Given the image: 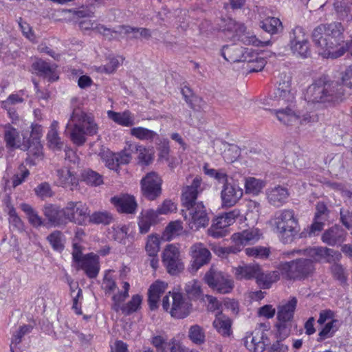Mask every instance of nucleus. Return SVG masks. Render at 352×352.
Segmentation results:
<instances>
[{
  "mask_svg": "<svg viewBox=\"0 0 352 352\" xmlns=\"http://www.w3.org/2000/svg\"><path fill=\"white\" fill-rule=\"evenodd\" d=\"M160 244V238L157 235L151 234L148 236L145 249L149 256H157Z\"/></svg>",
  "mask_w": 352,
  "mask_h": 352,
  "instance_id": "obj_52",
  "label": "nucleus"
},
{
  "mask_svg": "<svg viewBox=\"0 0 352 352\" xmlns=\"http://www.w3.org/2000/svg\"><path fill=\"white\" fill-rule=\"evenodd\" d=\"M114 36H110V38L117 39L122 34H129L130 33H133V37L135 38H138L142 37L144 39H149L151 36V32L150 30L146 28H132L130 26H119L117 30H114Z\"/></svg>",
  "mask_w": 352,
  "mask_h": 352,
  "instance_id": "obj_30",
  "label": "nucleus"
},
{
  "mask_svg": "<svg viewBox=\"0 0 352 352\" xmlns=\"http://www.w3.org/2000/svg\"><path fill=\"white\" fill-rule=\"evenodd\" d=\"M297 305V299L292 298L289 301L278 306L276 327L282 338H287L290 333L292 321Z\"/></svg>",
  "mask_w": 352,
  "mask_h": 352,
  "instance_id": "obj_9",
  "label": "nucleus"
},
{
  "mask_svg": "<svg viewBox=\"0 0 352 352\" xmlns=\"http://www.w3.org/2000/svg\"><path fill=\"white\" fill-rule=\"evenodd\" d=\"M64 210L67 223L73 222L82 225L89 215L87 206L81 201H69L64 207Z\"/></svg>",
  "mask_w": 352,
  "mask_h": 352,
  "instance_id": "obj_19",
  "label": "nucleus"
},
{
  "mask_svg": "<svg viewBox=\"0 0 352 352\" xmlns=\"http://www.w3.org/2000/svg\"><path fill=\"white\" fill-rule=\"evenodd\" d=\"M274 95L279 104L292 106L295 99V93L292 89V76L289 73L280 74L278 87Z\"/></svg>",
  "mask_w": 352,
  "mask_h": 352,
  "instance_id": "obj_15",
  "label": "nucleus"
},
{
  "mask_svg": "<svg viewBox=\"0 0 352 352\" xmlns=\"http://www.w3.org/2000/svg\"><path fill=\"white\" fill-rule=\"evenodd\" d=\"M167 286V283L161 280H157L150 286L148 301L151 309L157 308L160 298L166 291Z\"/></svg>",
  "mask_w": 352,
  "mask_h": 352,
  "instance_id": "obj_28",
  "label": "nucleus"
},
{
  "mask_svg": "<svg viewBox=\"0 0 352 352\" xmlns=\"http://www.w3.org/2000/svg\"><path fill=\"white\" fill-rule=\"evenodd\" d=\"M21 149L28 151L27 164L36 165L43 159V146L38 141L32 142L28 146L23 145Z\"/></svg>",
  "mask_w": 352,
  "mask_h": 352,
  "instance_id": "obj_29",
  "label": "nucleus"
},
{
  "mask_svg": "<svg viewBox=\"0 0 352 352\" xmlns=\"http://www.w3.org/2000/svg\"><path fill=\"white\" fill-rule=\"evenodd\" d=\"M260 237V234L257 230H246L241 232L234 233L232 236V239L235 243V246H244L250 243L256 242Z\"/></svg>",
  "mask_w": 352,
  "mask_h": 352,
  "instance_id": "obj_27",
  "label": "nucleus"
},
{
  "mask_svg": "<svg viewBox=\"0 0 352 352\" xmlns=\"http://www.w3.org/2000/svg\"><path fill=\"white\" fill-rule=\"evenodd\" d=\"M101 159L105 162V165L111 170H118V164L114 153L109 151H103L100 153Z\"/></svg>",
  "mask_w": 352,
  "mask_h": 352,
  "instance_id": "obj_57",
  "label": "nucleus"
},
{
  "mask_svg": "<svg viewBox=\"0 0 352 352\" xmlns=\"http://www.w3.org/2000/svg\"><path fill=\"white\" fill-rule=\"evenodd\" d=\"M81 177L83 182L91 186H98L103 184L102 176L91 169L84 170L81 173Z\"/></svg>",
  "mask_w": 352,
  "mask_h": 352,
  "instance_id": "obj_46",
  "label": "nucleus"
},
{
  "mask_svg": "<svg viewBox=\"0 0 352 352\" xmlns=\"http://www.w3.org/2000/svg\"><path fill=\"white\" fill-rule=\"evenodd\" d=\"M265 186V182L260 179L248 177L245 179L244 187L246 194L258 195Z\"/></svg>",
  "mask_w": 352,
  "mask_h": 352,
  "instance_id": "obj_43",
  "label": "nucleus"
},
{
  "mask_svg": "<svg viewBox=\"0 0 352 352\" xmlns=\"http://www.w3.org/2000/svg\"><path fill=\"white\" fill-rule=\"evenodd\" d=\"M107 115L109 118L122 126L129 127L135 124L134 116L129 111L122 112L108 111Z\"/></svg>",
  "mask_w": 352,
  "mask_h": 352,
  "instance_id": "obj_36",
  "label": "nucleus"
},
{
  "mask_svg": "<svg viewBox=\"0 0 352 352\" xmlns=\"http://www.w3.org/2000/svg\"><path fill=\"white\" fill-rule=\"evenodd\" d=\"M204 280L211 289L220 294H229L234 288L233 280L214 265L206 272Z\"/></svg>",
  "mask_w": 352,
  "mask_h": 352,
  "instance_id": "obj_12",
  "label": "nucleus"
},
{
  "mask_svg": "<svg viewBox=\"0 0 352 352\" xmlns=\"http://www.w3.org/2000/svg\"><path fill=\"white\" fill-rule=\"evenodd\" d=\"M241 56L242 57H241V60L240 62H245L247 63L246 66H248L249 64L256 60L260 57L253 50L248 48H242Z\"/></svg>",
  "mask_w": 352,
  "mask_h": 352,
  "instance_id": "obj_64",
  "label": "nucleus"
},
{
  "mask_svg": "<svg viewBox=\"0 0 352 352\" xmlns=\"http://www.w3.org/2000/svg\"><path fill=\"white\" fill-rule=\"evenodd\" d=\"M20 207L26 214L28 221L32 226L38 228L43 224L42 218L30 205L23 203L21 204Z\"/></svg>",
  "mask_w": 352,
  "mask_h": 352,
  "instance_id": "obj_47",
  "label": "nucleus"
},
{
  "mask_svg": "<svg viewBox=\"0 0 352 352\" xmlns=\"http://www.w3.org/2000/svg\"><path fill=\"white\" fill-rule=\"evenodd\" d=\"M268 202L274 207H280L285 204L289 195L287 189L280 186L268 188L266 191Z\"/></svg>",
  "mask_w": 352,
  "mask_h": 352,
  "instance_id": "obj_25",
  "label": "nucleus"
},
{
  "mask_svg": "<svg viewBox=\"0 0 352 352\" xmlns=\"http://www.w3.org/2000/svg\"><path fill=\"white\" fill-rule=\"evenodd\" d=\"M32 67L40 76L47 78L50 81H55L58 78L55 65H50L43 60H38L32 64Z\"/></svg>",
  "mask_w": 352,
  "mask_h": 352,
  "instance_id": "obj_34",
  "label": "nucleus"
},
{
  "mask_svg": "<svg viewBox=\"0 0 352 352\" xmlns=\"http://www.w3.org/2000/svg\"><path fill=\"white\" fill-rule=\"evenodd\" d=\"M134 148H135V144H129L122 151L114 153L118 166L129 163L132 158V153H134Z\"/></svg>",
  "mask_w": 352,
  "mask_h": 352,
  "instance_id": "obj_51",
  "label": "nucleus"
},
{
  "mask_svg": "<svg viewBox=\"0 0 352 352\" xmlns=\"http://www.w3.org/2000/svg\"><path fill=\"white\" fill-rule=\"evenodd\" d=\"M188 337L196 345H201L206 342L205 330L202 327L197 324L189 327Z\"/></svg>",
  "mask_w": 352,
  "mask_h": 352,
  "instance_id": "obj_45",
  "label": "nucleus"
},
{
  "mask_svg": "<svg viewBox=\"0 0 352 352\" xmlns=\"http://www.w3.org/2000/svg\"><path fill=\"white\" fill-rule=\"evenodd\" d=\"M142 195L149 200H154L162 192V179L155 172L148 173L140 182Z\"/></svg>",
  "mask_w": 352,
  "mask_h": 352,
  "instance_id": "obj_18",
  "label": "nucleus"
},
{
  "mask_svg": "<svg viewBox=\"0 0 352 352\" xmlns=\"http://www.w3.org/2000/svg\"><path fill=\"white\" fill-rule=\"evenodd\" d=\"M162 307L172 317L182 319L189 315L191 304L182 293L173 292L163 298Z\"/></svg>",
  "mask_w": 352,
  "mask_h": 352,
  "instance_id": "obj_8",
  "label": "nucleus"
},
{
  "mask_svg": "<svg viewBox=\"0 0 352 352\" xmlns=\"http://www.w3.org/2000/svg\"><path fill=\"white\" fill-rule=\"evenodd\" d=\"M89 221L96 224H109L113 221L112 214L107 211L95 212L89 216Z\"/></svg>",
  "mask_w": 352,
  "mask_h": 352,
  "instance_id": "obj_53",
  "label": "nucleus"
},
{
  "mask_svg": "<svg viewBox=\"0 0 352 352\" xmlns=\"http://www.w3.org/2000/svg\"><path fill=\"white\" fill-rule=\"evenodd\" d=\"M243 189L235 182H229L223 185L221 199L223 207H232L242 198Z\"/></svg>",
  "mask_w": 352,
  "mask_h": 352,
  "instance_id": "obj_20",
  "label": "nucleus"
},
{
  "mask_svg": "<svg viewBox=\"0 0 352 352\" xmlns=\"http://www.w3.org/2000/svg\"><path fill=\"white\" fill-rule=\"evenodd\" d=\"M230 226V223L221 214L213 221L211 227L208 230V234L214 238L223 237L226 234V228Z\"/></svg>",
  "mask_w": 352,
  "mask_h": 352,
  "instance_id": "obj_39",
  "label": "nucleus"
},
{
  "mask_svg": "<svg viewBox=\"0 0 352 352\" xmlns=\"http://www.w3.org/2000/svg\"><path fill=\"white\" fill-rule=\"evenodd\" d=\"M289 47L294 56L306 58L311 54L309 35L300 26H296L289 34Z\"/></svg>",
  "mask_w": 352,
  "mask_h": 352,
  "instance_id": "obj_10",
  "label": "nucleus"
},
{
  "mask_svg": "<svg viewBox=\"0 0 352 352\" xmlns=\"http://www.w3.org/2000/svg\"><path fill=\"white\" fill-rule=\"evenodd\" d=\"M176 210L177 206L174 202L171 200H165L155 212H156L158 216L159 214H167L170 212H175Z\"/></svg>",
  "mask_w": 352,
  "mask_h": 352,
  "instance_id": "obj_63",
  "label": "nucleus"
},
{
  "mask_svg": "<svg viewBox=\"0 0 352 352\" xmlns=\"http://www.w3.org/2000/svg\"><path fill=\"white\" fill-rule=\"evenodd\" d=\"M121 285L122 290L118 291L112 296L113 307L116 311L122 310L124 314L129 315L139 309L142 297L139 294L133 295L127 303L121 306V304L129 297L130 284L128 282L122 281Z\"/></svg>",
  "mask_w": 352,
  "mask_h": 352,
  "instance_id": "obj_11",
  "label": "nucleus"
},
{
  "mask_svg": "<svg viewBox=\"0 0 352 352\" xmlns=\"http://www.w3.org/2000/svg\"><path fill=\"white\" fill-rule=\"evenodd\" d=\"M277 269L283 278L289 280H305L311 276L316 270L314 263L308 258L281 262Z\"/></svg>",
  "mask_w": 352,
  "mask_h": 352,
  "instance_id": "obj_6",
  "label": "nucleus"
},
{
  "mask_svg": "<svg viewBox=\"0 0 352 352\" xmlns=\"http://www.w3.org/2000/svg\"><path fill=\"white\" fill-rule=\"evenodd\" d=\"M47 239L54 250L60 252L64 249L65 237L60 231L52 232Z\"/></svg>",
  "mask_w": 352,
  "mask_h": 352,
  "instance_id": "obj_50",
  "label": "nucleus"
},
{
  "mask_svg": "<svg viewBox=\"0 0 352 352\" xmlns=\"http://www.w3.org/2000/svg\"><path fill=\"white\" fill-rule=\"evenodd\" d=\"M113 229V239L120 243H125L129 230L128 227L126 226H118Z\"/></svg>",
  "mask_w": 352,
  "mask_h": 352,
  "instance_id": "obj_62",
  "label": "nucleus"
},
{
  "mask_svg": "<svg viewBox=\"0 0 352 352\" xmlns=\"http://www.w3.org/2000/svg\"><path fill=\"white\" fill-rule=\"evenodd\" d=\"M162 263L168 274L176 275L184 269L179 248L175 244H168L162 253Z\"/></svg>",
  "mask_w": 352,
  "mask_h": 352,
  "instance_id": "obj_14",
  "label": "nucleus"
},
{
  "mask_svg": "<svg viewBox=\"0 0 352 352\" xmlns=\"http://www.w3.org/2000/svg\"><path fill=\"white\" fill-rule=\"evenodd\" d=\"M157 215L153 209L142 211L138 217V226L141 234L147 233L151 226L157 222Z\"/></svg>",
  "mask_w": 352,
  "mask_h": 352,
  "instance_id": "obj_32",
  "label": "nucleus"
},
{
  "mask_svg": "<svg viewBox=\"0 0 352 352\" xmlns=\"http://www.w3.org/2000/svg\"><path fill=\"white\" fill-rule=\"evenodd\" d=\"M57 182L59 186L73 189L78 184V179L71 169L64 167L57 170Z\"/></svg>",
  "mask_w": 352,
  "mask_h": 352,
  "instance_id": "obj_33",
  "label": "nucleus"
},
{
  "mask_svg": "<svg viewBox=\"0 0 352 352\" xmlns=\"http://www.w3.org/2000/svg\"><path fill=\"white\" fill-rule=\"evenodd\" d=\"M261 28L265 32L274 34L282 30V23L278 18L267 17L261 22Z\"/></svg>",
  "mask_w": 352,
  "mask_h": 352,
  "instance_id": "obj_48",
  "label": "nucleus"
},
{
  "mask_svg": "<svg viewBox=\"0 0 352 352\" xmlns=\"http://www.w3.org/2000/svg\"><path fill=\"white\" fill-rule=\"evenodd\" d=\"M318 323L320 325L324 324L318 333L320 340L332 337L340 325L339 320L335 318L334 311L331 309H324L320 312Z\"/></svg>",
  "mask_w": 352,
  "mask_h": 352,
  "instance_id": "obj_17",
  "label": "nucleus"
},
{
  "mask_svg": "<svg viewBox=\"0 0 352 352\" xmlns=\"http://www.w3.org/2000/svg\"><path fill=\"white\" fill-rule=\"evenodd\" d=\"M4 140L6 146L8 148H21L19 132L10 124H8L4 126Z\"/></svg>",
  "mask_w": 352,
  "mask_h": 352,
  "instance_id": "obj_40",
  "label": "nucleus"
},
{
  "mask_svg": "<svg viewBox=\"0 0 352 352\" xmlns=\"http://www.w3.org/2000/svg\"><path fill=\"white\" fill-rule=\"evenodd\" d=\"M76 265L77 268L83 270L89 278L97 277L100 269L99 256L94 253L84 255Z\"/></svg>",
  "mask_w": 352,
  "mask_h": 352,
  "instance_id": "obj_22",
  "label": "nucleus"
},
{
  "mask_svg": "<svg viewBox=\"0 0 352 352\" xmlns=\"http://www.w3.org/2000/svg\"><path fill=\"white\" fill-rule=\"evenodd\" d=\"M135 151L138 152L139 162L144 165H148L153 160V153L151 150L144 146L135 144L134 152Z\"/></svg>",
  "mask_w": 352,
  "mask_h": 352,
  "instance_id": "obj_55",
  "label": "nucleus"
},
{
  "mask_svg": "<svg viewBox=\"0 0 352 352\" xmlns=\"http://www.w3.org/2000/svg\"><path fill=\"white\" fill-rule=\"evenodd\" d=\"M58 122L54 120L50 127V130L47 135V140L49 146L54 150H60L63 146L62 141L58 133Z\"/></svg>",
  "mask_w": 352,
  "mask_h": 352,
  "instance_id": "obj_41",
  "label": "nucleus"
},
{
  "mask_svg": "<svg viewBox=\"0 0 352 352\" xmlns=\"http://www.w3.org/2000/svg\"><path fill=\"white\" fill-rule=\"evenodd\" d=\"M102 288L106 294L114 292L117 289V284L113 278L107 272L102 280Z\"/></svg>",
  "mask_w": 352,
  "mask_h": 352,
  "instance_id": "obj_61",
  "label": "nucleus"
},
{
  "mask_svg": "<svg viewBox=\"0 0 352 352\" xmlns=\"http://www.w3.org/2000/svg\"><path fill=\"white\" fill-rule=\"evenodd\" d=\"M242 47L235 45H225L221 50L222 56L228 62L237 63L241 60Z\"/></svg>",
  "mask_w": 352,
  "mask_h": 352,
  "instance_id": "obj_44",
  "label": "nucleus"
},
{
  "mask_svg": "<svg viewBox=\"0 0 352 352\" xmlns=\"http://www.w3.org/2000/svg\"><path fill=\"white\" fill-rule=\"evenodd\" d=\"M344 28L340 22L320 24L312 32V40L318 54L324 58H336L342 56L345 50L340 47L344 42Z\"/></svg>",
  "mask_w": 352,
  "mask_h": 352,
  "instance_id": "obj_1",
  "label": "nucleus"
},
{
  "mask_svg": "<svg viewBox=\"0 0 352 352\" xmlns=\"http://www.w3.org/2000/svg\"><path fill=\"white\" fill-rule=\"evenodd\" d=\"M165 352H190V350L184 346L180 341L173 338L166 342Z\"/></svg>",
  "mask_w": 352,
  "mask_h": 352,
  "instance_id": "obj_59",
  "label": "nucleus"
},
{
  "mask_svg": "<svg viewBox=\"0 0 352 352\" xmlns=\"http://www.w3.org/2000/svg\"><path fill=\"white\" fill-rule=\"evenodd\" d=\"M346 232L338 226H333L326 230L322 235L323 243L334 246L345 240Z\"/></svg>",
  "mask_w": 352,
  "mask_h": 352,
  "instance_id": "obj_31",
  "label": "nucleus"
},
{
  "mask_svg": "<svg viewBox=\"0 0 352 352\" xmlns=\"http://www.w3.org/2000/svg\"><path fill=\"white\" fill-rule=\"evenodd\" d=\"M225 25L223 31L228 38L233 41H241L245 45L254 46H267L270 44V41H262L255 35L246 32V28L243 23H238L232 19L224 21Z\"/></svg>",
  "mask_w": 352,
  "mask_h": 352,
  "instance_id": "obj_7",
  "label": "nucleus"
},
{
  "mask_svg": "<svg viewBox=\"0 0 352 352\" xmlns=\"http://www.w3.org/2000/svg\"><path fill=\"white\" fill-rule=\"evenodd\" d=\"M202 179L195 176L190 185L184 187L182 190V201L186 208V212L182 210L184 217L190 229L197 230L208 226L209 217L203 203L195 202L198 195L203 191Z\"/></svg>",
  "mask_w": 352,
  "mask_h": 352,
  "instance_id": "obj_2",
  "label": "nucleus"
},
{
  "mask_svg": "<svg viewBox=\"0 0 352 352\" xmlns=\"http://www.w3.org/2000/svg\"><path fill=\"white\" fill-rule=\"evenodd\" d=\"M36 195L44 199L47 197H51L53 195V192L50 185L47 182H43L37 186L34 189Z\"/></svg>",
  "mask_w": 352,
  "mask_h": 352,
  "instance_id": "obj_60",
  "label": "nucleus"
},
{
  "mask_svg": "<svg viewBox=\"0 0 352 352\" xmlns=\"http://www.w3.org/2000/svg\"><path fill=\"white\" fill-rule=\"evenodd\" d=\"M79 26L82 30H95L98 32L102 34L108 39L111 40L110 36H114V30L105 28L104 25L97 24L90 19H85L79 23Z\"/></svg>",
  "mask_w": 352,
  "mask_h": 352,
  "instance_id": "obj_42",
  "label": "nucleus"
},
{
  "mask_svg": "<svg viewBox=\"0 0 352 352\" xmlns=\"http://www.w3.org/2000/svg\"><path fill=\"white\" fill-rule=\"evenodd\" d=\"M130 133L140 140L149 141H152L157 135L156 132L141 126L132 128Z\"/></svg>",
  "mask_w": 352,
  "mask_h": 352,
  "instance_id": "obj_49",
  "label": "nucleus"
},
{
  "mask_svg": "<svg viewBox=\"0 0 352 352\" xmlns=\"http://www.w3.org/2000/svg\"><path fill=\"white\" fill-rule=\"evenodd\" d=\"M189 255L190 256L189 270L191 272H197L201 267L208 264L212 258L210 250L201 242H197L190 247Z\"/></svg>",
  "mask_w": 352,
  "mask_h": 352,
  "instance_id": "obj_16",
  "label": "nucleus"
},
{
  "mask_svg": "<svg viewBox=\"0 0 352 352\" xmlns=\"http://www.w3.org/2000/svg\"><path fill=\"white\" fill-rule=\"evenodd\" d=\"M9 222L10 224L17 230L22 232L23 230V223L21 218L17 215L15 208L12 206H8Z\"/></svg>",
  "mask_w": 352,
  "mask_h": 352,
  "instance_id": "obj_56",
  "label": "nucleus"
},
{
  "mask_svg": "<svg viewBox=\"0 0 352 352\" xmlns=\"http://www.w3.org/2000/svg\"><path fill=\"white\" fill-rule=\"evenodd\" d=\"M277 119L285 125H296L299 122V116L292 109V106L285 109L274 110Z\"/></svg>",
  "mask_w": 352,
  "mask_h": 352,
  "instance_id": "obj_37",
  "label": "nucleus"
},
{
  "mask_svg": "<svg viewBox=\"0 0 352 352\" xmlns=\"http://www.w3.org/2000/svg\"><path fill=\"white\" fill-rule=\"evenodd\" d=\"M294 252L309 257L313 263H332L338 261L342 258L341 253L326 247H311L304 250H297Z\"/></svg>",
  "mask_w": 352,
  "mask_h": 352,
  "instance_id": "obj_13",
  "label": "nucleus"
},
{
  "mask_svg": "<svg viewBox=\"0 0 352 352\" xmlns=\"http://www.w3.org/2000/svg\"><path fill=\"white\" fill-rule=\"evenodd\" d=\"M237 280H250L255 278L259 274L260 265L257 263H243L237 267H232V270Z\"/></svg>",
  "mask_w": 352,
  "mask_h": 352,
  "instance_id": "obj_24",
  "label": "nucleus"
},
{
  "mask_svg": "<svg viewBox=\"0 0 352 352\" xmlns=\"http://www.w3.org/2000/svg\"><path fill=\"white\" fill-rule=\"evenodd\" d=\"M185 291L190 298H199L202 294L201 284L197 280H191L186 284Z\"/></svg>",
  "mask_w": 352,
  "mask_h": 352,
  "instance_id": "obj_54",
  "label": "nucleus"
},
{
  "mask_svg": "<svg viewBox=\"0 0 352 352\" xmlns=\"http://www.w3.org/2000/svg\"><path fill=\"white\" fill-rule=\"evenodd\" d=\"M214 328L223 336L228 337L232 333V320L229 317L219 311L213 321Z\"/></svg>",
  "mask_w": 352,
  "mask_h": 352,
  "instance_id": "obj_35",
  "label": "nucleus"
},
{
  "mask_svg": "<svg viewBox=\"0 0 352 352\" xmlns=\"http://www.w3.org/2000/svg\"><path fill=\"white\" fill-rule=\"evenodd\" d=\"M272 225L283 243L292 241L300 232L298 219L291 209H283L275 212L272 220Z\"/></svg>",
  "mask_w": 352,
  "mask_h": 352,
  "instance_id": "obj_5",
  "label": "nucleus"
},
{
  "mask_svg": "<svg viewBox=\"0 0 352 352\" xmlns=\"http://www.w3.org/2000/svg\"><path fill=\"white\" fill-rule=\"evenodd\" d=\"M345 92L338 82L326 81L320 78L308 87L305 93V100L309 104H336L344 99Z\"/></svg>",
  "mask_w": 352,
  "mask_h": 352,
  "instance_id": "obj_3",
  "label": "nucleus"
},
{
  "mask_svg": "<svg viewBox=\"0 0 352 352\" xmlns=\"http://www.w3.org/2000/svg\"><path fill=\"white\" fill-rule=\"evenodd\" d=\"M212 250L215 254L221 257H226L230 254H236L241 251V248L235 246V245L230 247L215 245L212 248Z\"/></svg>",
  "mask_w": 352,
  "mask_h": 352,
  "instance_id": "obj_58",
  "label": "nucleus"
},
{
  "mask_svg": "<svg viewBox=\"0 0 352 352\" xmlns=\"http://www.w3.org/2000/svg\"><path fill=\"white\" fill-rule=\"evenodd\" d=\"M110 202L120 213L134 214L136 212L138 204L132 195L123 194L114 196L111 198Z\"/></svg>",
  "mask_w": 352,
  "mask_h": 352,
  "instance_id": "obj_21",
  "label": "nucleus"
},
{
  "mask_svg": "<svg viewBox=\"0 0 352 352\" xmlns=\"http://www.w3.org/2000/svg\"><path fill=\"white\" fill-rule=\"evenodd\" d=\"M281 274L278 270L277 271H272L263 273L260 267L259 274L256 276V283L263 289H269L274 283L277 282L280 279Z\"/></svg>",
  "mask_w": 352,
  "mask_h": 352,
  "instance_id": "obj_38",
  "label": "nucleus"
},
{
  "mask_svg": "<svg viewBox=\"0 0 352 352\" xmlns=\"http://www.w3.org/2000/svg\"><path fill=\"white\" fill-rule=\"evenodd\" d=\"M98 129L94 118L79 108L73 110L66 124V130L69 132L71 140L77 146L85 143L87 135H96Z\"/></svg>",
  "mask_w": 352,
  "mask_h": 352,
  "instance_id": "obj_4",
  "label": "nucleus"
},
{
  "mask_svg": "<svg viewBox=\"0 0 352 352\" xmlns=\"http://www.w3.org/2000/svg\"><path fill=\"white\" fill-rule=\"evenodd\" d=\"M43 214L48 221L55 227L67 223L64 208H61L56 205L47 204L43 208Z\"/></svg>",
  "mask_w": 352,
  "mask_h": 352,
  "instance_id": "obj_23",
  "label": "nucleus"
},
{
  "mask_svg": "<svg viewBox=\"0 0 352 352\" xmlns=\"http://www.w3.org/2000/svg\"><path fill=\"white\" fill-rule=\"evenodd\" d=\"M243 342L245 346L250 351L263 352L265 350V344L263 341V334L259 330L247 334Z\"/></svg>",
  "mask_w": 352,
  "mask_h": 352,
  "instance_id": "obj_26",
  "label": "nucleus"
}]
</instances>
